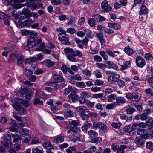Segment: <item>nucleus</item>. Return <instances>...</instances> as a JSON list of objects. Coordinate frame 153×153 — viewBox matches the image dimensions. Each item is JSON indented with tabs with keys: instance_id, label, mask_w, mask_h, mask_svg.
Listing matches in <instances>:
<instances>
[{
	"instance_id": "obj_1",
	"label": "nucleus",
	"mask_w": 153,
	"mask_h": 153,
	"mask_svg": "<svg viewBox=\"0 0 153 153\" xmlns=\"http://www.w3.org/2000/svg\"><path fill=\"white\" fill-rule=\"evenodd\" d=\"M106 53H107L110 57L112 58L117 56L118 55L121 53L118 51H113L110 50H107L105 51H100L99 53L105 60H106L108 59V56Z\"/></svg>"
},
{
	"instance_id": "obj_2",
	"label": "nucleus",
	"mask_w": 153,
	"mask_h": 153,
	"mask_svg": "<svg viewBox=\"0 0 153 153\" xmlns=\"http://www.w3.org/2000/svg\"><path fill=\"white\" fill-rule=\"evenodd\" d=\"M12 135V133L8 131L1 138V142L7 148H9L12 145V143L10 139Z\"/></svg>"
},
{
	"instance_id": "obj_3",
	"label": "nucleus",
	"mask_w": 153,
	"mask_h": 153,
	"mask_svg": "<svg viewBox=\"0 0 153 153\" xmlns=\"http://www.w3.org/2000/svg\"><path fill=\"white\" fill-rule=\"evenodd\" d=\"M64 51L66 54V55L68 59L72 62H76L77 59L74 56V52L72 48H66L64 49Z\"/></svg>"
},
{
	"instance_id": "obj_4",
	"label": "nucleus",
	"mask_w": 153,
	"mask_h": 153,
	"mask_svg": "<svg viewBox=\"0 0 153 153\" xmlns=\"http://www.w3.org/2000/svg\"><path fill=\"white\" fill-rule=\"evenodd\" d=\"M53 76V80L54 82H60L64 81V78L62 76V74L61 72H58L55 71H53L52 72Z\"/></svg>"
},
{
	"instance_id": "obj_5",
	"label": "nucleus",
	"mask_w": 153,
	"mask_h": 153,
	"mask_svg": "<svg viewBox=\"0 0 153 153\" xmlns=\"http://www.w3.org/2000/svg\"><path fill=\"white\" fill-rule=\"evenodd\" d=\"M34 42L35 46H39L38 48L36 49V51H41L44 48L45 44L42 43V40L41 37H37L34 38Z\"/></svg>"
},
{
	"instance_id": "obj_6",
	"label": "nucleus",
	"mask_w": 153,
	"mask_h": 153,
	"mask_svg": "<svg viewBox=\"0 0 153 153\" xmlns=\"http://www.w3.org/2000/svg\"><path fill=\"white\" fill-rule=\"evenodd\" d=\"M58 39L60 41L62 44L66 45H70V42L69 41V36L67 34H65L64 36H62L61 34H58Z\"/></svg>"
},
{
	"instance_id": "obj_7",
	"label": "nucleus",
	"mask_w": 153,
	"mask_h": 153,
	"mask_svg": "<svg viewBox=\"0 0 153 153\" xmlns=\"http://www.w3.org/2000/svg\"><path fill=\"white\" fill-rule=\"evenodd\" d=\"M136 65L140 68H142L146 65V62L144 59L141 56L137 57L136 59Z\"/></svg>"
},
{
	"instance_id": "obj_8",
	"label": "nucleus",
	"mask_w": 153,
	"mask_h": 153,
	"mask_svg": "<svg viewBox=\"0 0 153 153\" xmlns=\"http://www.w3.org/2000/svg\"><path fill=\"white\" fill-rule=\"evenodd\" d=\"M119 78V75L118 74L114 73L108 76V79L110 82L113 83L118 81Z\"/></svg>"
},
{
	"instance_id": "obj_9",
	"label": "nucleus",
	"mask_w": 153,
	"mask_h": 153,
	"mask_svg": "<svg viewBox=\"0 0 153 153\" xmlns=\"http://www.w3.org/2000/svg\"><path fill=\"white\" fill-rule=\"evenodd\" d=\"M101 8L102 10L105 12H109L110 11L112 7L109 6L108 2L107 1H104L101 3Z\"/></svg>"
},
{
	"instance_id": "obj_10",
	"label": "nucleus",
	"mask_w": 153,
	"mask_h": 153,
	"mask_svg": "<svg viewBox=\"0 0 153 153\" xmlns=\"http://www.w3.org/2000/svg\"><path fill=\"white\" fill-rule=\"evenodd\" d=\"M116 102H114V104L118 106L120 104L125 103L127 101L126 99L123 97L119 96L116 97Z\"/></svg>"
},
{
	"instance_id": "obj_11",
	"label": "nucleus",
	"mask_w": 153,
	"mask_h": 153,
	"mask_svg": "<svg viewBox=\"0 0 153 153\" xmlns=\"http://www.w3.org/2000/svg\"><path fill=\"white\" fill-rule=\"evenodd\" d=\"M134 142L138 147H142L144 145L145 140L140 136L137 137L134 140Z\"/></svg>"
},
{
	"instance_id": "obj_12",
	"label": "nucleus",
	"mask_w": 153,
	"mask_h": 153,
	"mask_svg": "<svg viewBox=\"0 0 153 153\" xmlns=\"http://www.w3.org/2000/svg\"><path fill=\"white\" fill-rule=\"evenodd\" d=\"M30 7L27 6L26 8H23L22 12V16L21 17H23V18L30 17L31 13L30 11L29 10Z\"/></svg>"
},
{
	"instance_id": "obj_13",
	"label": "nucleus",
	"mask_w": 153,
	"mask_h": 153,
	"mask_svg": "<svg viewBox=\"0 0 153 153\" xmlns=\"http://www.w3.org/2000/svg\"><path fill=\"white\" fill-rule=\"evenodd\" d=\"M61 70L64 74H66L68 71L71 74L74 75V73L71 70L70 68L68 67L65 64L62 65Z\"/></svg>"
},
{
	"instance_id": "obj_14",
	"label": "nucleus",
	"mask_w": 153,
	"mask_h": 153,
	"mask_svg": "<svg viewBox=\"0 0 153 153\" xmlns=\"http://www.w3.org/2000/svg\"><path fill=\"white\" fill-rule=\"evenodd\" d=\"M97 36L101 44L102 47H104L105 45V42L104 39V36L103 34L101 33H98L97 34Z\"/></svg>"
},
{
	"instance_id": "obj_15",
	"label": "nucleus",
	"mask_w": 153,
	"mask_h": 153,
	"mask_svg": "<svg viewBox=\"0 0 153 153\" xmlns=\"http://www.w3.org/2000/svg\"><path fill=\"white\" fill-rule=\"evenodd\" d=\"M92 125L91 121H86L82 125L81 129L83 131L85 132L87 129L89 128Z\"/></svg>"
},
{
	"instance_id": "obj_16",
	"label": "nucleus",
	"mask_w": 153,
	"mask_h": 153,
	"mask_svg": "<svg viewBox=\"0 0 153 153\" xmlns=\"http://www.w3.org/2000/svg\"><path fill=\"white\" fill-rule=\"evenodd\" d=\"M68 101L70 102H74L78 100L79 96L76 94L75 95H69L68 96Z\"/></svg>"
},
{
	"instance_id": "obj_17",
	"label": "nucleus",
	"mask_w": 153,
	"mask_h": 153,
	"mask_svg": "<svg viewBox=\"0 0 153 153\" xmlns=\"http://www.w3.org/2000/svg\"><path fill=\"white\" fill-rule=\"evenodd\" d=\"M42 63L46 66L51 67L55 63L49 59H47L42 62Z\"/></svg>"
},
{
	"instance_id": "obj_18",
	"label": "nucleus",
	"mask_w": 153,
	"mask_h": 153,
	"mask_svg": "<svg viewBox=\"0 0 153 153\" xmlns=\"http://www.w3.org/2000/svg\"><path fill=\"white\" fill-rule=\"evenodd\" d=\"M64 137L61 136H57L55 137L53 140L54 143H61L64 141Z\"/></svg>"
},
{
	"instance_id": "obj_19",
	"label": "nucleus",
	"mask_w": 153,
	"mask_h": 153,
	"mask_svg": "<svg viewBox=\"0 0 153 153\" xmlns=\"http://www.w3.org/2000/svg\"><path fill=\"white\" fill-rule=\"evenodd\" d=\"M107 63L108 65L107 67L109 69H113L116 70L118 69V66L110 61H108Z\"/></svg>"
},
{
	"instance_id": "obj_20",
	"label": "nucleus",
	"mask_w": 153,
	"mask_h": 153,
	"mask_svg": "<svg viewBox=\"0 0 153 153\" xmlns=\"http://www.w3.org/2000/svg\"><path fill=\"white\" fill-rule=\"evenodd\" d=\"M124 51L126 53L130 56H131L134 52L133 49L130 47L129 46H127L125 47Z\"/></svg>"
},
{
	"instance_id": "obj_21",
	"label": "nucleus",
	"mask_w": 153,
	"mask_h": 153,
	"mask_svg": "<svg viewBox=\"0 0 153 153\" xmlns=\"http://www.w3.org/2000/svg\"><path fill=\"white\" fill-rule=\"evenodd\" d=\"M140 9H141L140 11V15H144L147 13L148 9L144 5H141Z\"/></svg>"
},
{
	"instance_id": "obj_22",
	"label": "nucleus",
	"mask_w": 153,
	"mask_h": 153,
	"mask_svg": "<svg viewBox=\"0 0 153 153\" xmlns=\"http://www.w3.org/2000/svg\"><path fill=\"white\" fill-rule=\"evenodd\" d=\"M82 78L81 76L79 74H76L71 77V79L72 81H80L82 80Z\"/></svg>"
},
{
	"instance_id": "obj_23",
	"label": "nucleus",
	"mask_w": 153,
	"mask_h": 153,
	"mask_svg": "<svg viewBox=\"0 0 153 153\" xmlns=\"http://www.w3.org/2000/svg\"><path fill=\"white\" fill-rule=\"evenodd\" d=\"M28 91V89L27 88L23 86H22L18 91V93L19 94L23 95L27 93Z\"/></svg>"
},
{
	"instance_id": "obj_24",
	"label": "nucleus",
	"mask_w": 153,
	"mask_h": 153,
	"mask_svg": "<svg viewBox=\"0 0 153 153\" xmlns=\"http://www.w3.org/2000/svg\"><path fill=\"white\" fill-rule=\"evenodd\" d=\"M34 22V21L31 18H29L23 22L22 24L24 26H28Z\"/></svg>"
},
{
	"instance_id": "obj_25",
	"label": "nucleus",
	"mask_w": 153,
	"mask_h": 153,
	"mask_svg": "<svg viewBox=\"0 0 153 153\" xmlns=\"http://www.w3.org/2000/svg\"><path fill=\"white\" fill-rule=\"evenodd\" d=\"M32 153H44L42 148L40 146L34 148L32 149Z\"/></svg>"
},
{
	"instance_id": "obj_26",
	"label": "nucleus",
	"mask_w": 153,
	"mask_h": 153,
	"mask_svg": "<svg viewBox=\"0 0 153 153\" xmlns=\"http://www.w3.org/2000/svg\"><path fill=\"white\" fill-rule=\"evenodd\" d=\"M17 59L18 65L20 66L22 63L24 61V57L21 54L17 55Z\"/></svg>"
},
{
	"instance_id": "obj_27",
	"label": "nucleus",
	"mask_w": 153,
	"mask_h": 153,
	"mask_svg": "<svg viewBox=\"0 0 153 153\" xmlns=\"http://www.w3.org/2000/svg\"><path fill=\"white\" fill-rule=\"evenodd\" d=\"M80 96L85 99L91 97V93L88 91H83L80 93Z\"/></svg>"
},
{
	"instance_id": "obj_28",
	"label": "nucleus",
	"mask_w": 153,
	"mask_h": 153,
	"mask_svg": "<svg viewBox=\"0 0 153 153\" xmlns=\"http://www.w3.org/2000/svg\"><path fill=\"white\" fill-rule=\"evenodd\" d=\"M12 136L13 139V143L19 142L21 139V138L20 137L19 135L17 134H12Z\"/></svg>"
},
{
	"instance_id": "obj_29",
	"label": "nucleus",
	"mask_w": 153,
	"mask_h": 153,
	"mask_svg": "<svg viewBox=\"0 0 153 153\" xmlns=\"http://www.w3.org/2000/svg\"><path fill=\"white\" fill-rule=\"evenodd\" d=\"M131 65V62L129 61H127L126 62L124 65H122V67H121L120 69L122 70H124L128 68H129Z\"/></svg>"
},
{
	"instance_id": "obj_30",
	"label": "nucleus",
	"mask_w": 153,
	"mask_h": 153,
	"mask_svg": "<svg viewBox=\"0 0 153 153\" xmlns=\"http://www.w3.org/2000/svg\"><path fill=\"white\" fill-rule=\"evenodd\" d=\"M34 38H31L29 39L27 43V46L29 48H32L33 47L34 45Z\"/></svg>"
},
{
	"instance_id": "obj_31",
	"label": "nucleus",
	"mask_w": 153,
	"mask_h": 153,
	"mask_svg": "<svg viewBox=\"0 0 153 153\" xmlns=\"http://www.w3.org/2000/svg\"><path fill=\"white\" fill-rule=\"evenodd\" d=\"M116 97L117 96L116 95L111 94L107 96V100L108 102H111L115 99H116Z\"/></svg>"
},
{
	"instance_id": "obj_32",
	"label": "nucleus",
	"mask_w": 153,
	"mask_h": 153,
	"mask_svg": "<svg viewBox=\"0 0 153 153\" xmlns=\"http://www.w3.org/2000/svg\"><path fill=\"white\" fill-rule=\"evenodd\" d=\"M126 148V145H120L116 153H125L124 149Z\"/></svg>"
},
{
	"instance_id": "obj_33",
	"label": "nucleus",
	"mask_w": 153,
	"mask_h": 153,
	"mask_svg": "<svg viewBox=\"0 0 153 153\" xmlns=\"http://www.w3.org/2000/svg\"><path fill=\"white\" fill-rule=\"evenodd\" d=\"M36 95L38 97L42 99H45L47 97V95L45 94L43 91H40L36 93Z\"/></svg>"
},
{
	"instance_id": "obj_34",
	"label": "nucleus",
	"mask_w": 153,
	"mask_h": 153,
	"mask_svg": "<svg viewBox=\"0 0 153 153\" xmlns=\"http://www.w3.org/2000/svg\"><path fill=\"white\" fill-rule=\"evenodd\" d=\"M99 125V129L102 130L103 132L105 133L107 130V127L106 125L105 124L101 122L100 125Z\"/></svg>"
},
{
	"instance_id": "obj_35",
	"label": "nucleus",
	"mask_w": 153,
	"mask_h": 153,
	"mask_svg": "<svg viewBox=\"0 0 153 153\" xmlns=\"http://www.w3.org/2000/svg\"><path fill=\"white\" fill-rule=\"evenodd\" d=\"M68 123L70 125H72L74 126L78 125L79 123V122L78 120H73L72 119H70L68 120Z\"/></svg>"
},
{
	"instance_id": "obj_36",
	"label": "nucleus",
	"mask_w": 153,
	"mask_h": 153,
	"mask_svg": "<svg viewBox=\"0 0 153 153\" xmlns=\"http://www.w3.org/2000/svg\"><path fill=\"white\" fill-rule=\"evenodd\" d=\"M93 74L97 78H101L102 77V73L99 70H96L94 71Z\"/></svg>"
},
{
	"instance_id": "obj_37",
	"label": "nucleus",
	"mask_w": 153,
	"mask_h": 153,
	"mask_svg": "<svg viewBox=\"0 0 153 153\" xmlns=\"http://www.w3.org/2000/svg\"><path fill=\"white\" fill-rule=\"evenodd\" d=\"M88 134L91 138L98 136V133L93 130H90L88 132Z\"/></svg>"
},
{
	"instance_id": "obj_38",
	"label": "nucleus",
	"mask_w": 153,
	"mask_h": 153,
	"mask_svg": "<svg viewBox=\"0 0 153 153\" xmlns=\"http://www.w3.org/2000/svg\"><path fill=\"white\" fill-rule=\"evenodd\" d=\"M102 141V139L100 137H97L91 140V142L93 143H98Z\"/></svg>"
},
{
	"instance_id": "obj_39",
	"label": "nucleus",
	"mask_w": 153,
	"mask_h": 153,
	"mask_svg": "<svg viewBox=\"0 0 153 153\" xmlns=\"http://www.w3.org/2000/svg\"><path fill=\"white\" fill-rule=\"evenodd\" d=\"M146 123L147 125L153 127V119L151 117H149L148 118L147 120L146 121Z\"/></svg>"
},
{
	"instance_id": "obj_40",
	"label": "nucleus",
	"mask_w": 153,
	"mask_h": 153,
	"mask_svg": "<svg viewBox=\"0 0 153 153\" xmlns=\"http://www.w3.org/2000/svg\"><path fill=\"white\" fill-rule=\"evenodd\" d=\"M64 115L66 117H71L74 116V113L71 110H69L65 113Z\"/></svg>"
},
{
	"instance_id": "obj_41",
	"label": "nucleus",
	"mask_w": 153,
	"mask_h": 153,
	"mask_svg": "<svg viewBox=\"0 0 153 153\" xmlns=\"http://www.w3.org/2000/svg\"><path fill=\"white\" fill-rule=\"evenodd\" d=\"M88 22L90 26L92 27L95 26V22L94 19L93 18L89 19L88 20Z\"/></svg>"
},
{
	"instance_id": "obj_42",
	"label": "nucleus",
	"mask_w": 153,
	"mask_h": 153,
	"mask_svg": "<svg viewBox=\"0 0 153 153\" xmlns=\"http://www.w3.org/2000/svg\"><path fill=\"white\" fill-rule=\"evenodd\" d=\"M42 55L41 54H40L36 55V56H34L33 57L34 60V62H35L37 61H39L42 59Z\"/></svg>"
},
{
	"instance_id": "obj_43",
	"label": "nucleus",
	"mask_w": 153,
	"mask_h": 153,
	"mask_svg": "<svg viewBox=\"0 0 153 153\" xmlns=\"http://www.w3.org/2000/svg\"><path fill=\"white\" fill-rule=\"evenodd\" d=\"M143 140H145L149 138H152V136L151 134H149L146 133H144L142 136H140Z\"/></svg>"
},
{
	"instance_id": "obj_44",
	"label": "nucleus",
	"mask_w": 153,
	"mask_h": 153,
	"mask_svg": "<svg viewBox=\"0 0 153 153\" xmlns=\"http://www.w3.org/2000/svg\"><path fill=\"white\" fill-rule=\"evenodd\" d=\"M33 9H32V10H35L36 9H44L45 7L44 6L43 4L42 3H40L37 6L36 5L34 4L33 6Z\"/></svg>"
},
{
	"instance_id": "obj_45",
	"label": "nucleus",
	"mask_w": 153,
	"mask_h": 153,
	"mask_svg": "<svg viewBox=\"0 0 153 153\" xmlns=\"http://www.w3.org/2000/svg\"><path fill=\"white\" fill-rule=\"evenodd\" d=\"M95 65L97 67L102 69H105L107 67V65L104 63H96Z\"/></svg>"
},
{
	"instance_id": "obj_46",
	"label": "nucleus",
	"mask_w": 153,
	"mask_h": 153,
	"mask_svg": "<svg viewBox=\"0 0 153 153\" xmlns=\"http://www.w3.org/2000/svg\"><path fill=\"white\" fill-rule=\"evenodd\" d=\"M121 125L120 122H113L111 124V126L113 128L117 129L120 128Z\"/></svg>"
},
{
	"instance_id": "obj_47",
	"label": "nucleus",
	"mask_w": 153,
	"mask_h": 153,
	"mask_svg": "<svg viewBox=\"0 0 153 153\" xmlns=\"http://www.w3.org/2000/svg\"><path fill=\"white\" fill-rule=\"evenodd\" d=\"M104 82L100 79H96L94 81V84L96 86H101L103 85Z\"/></svg>"
},
{
	"instance_id": "obj_48",
	"label": "nucleus",
	"mask_w": 153,
	"mask_h": 153,
	"mask_svg": "<svg viewBox=\"0 0 153 153\" xmlns=\"http://www.w3.org/2000/svg\"><path fill=\"white\" fill-rule=\"evenodd\" d=\"M141 105V102L140 101H138L134 104V106L137 108V110L139 111H141L142 110Z\"/></svg>"
},
{
	"instance_id": "obj_49",
	"label": "nucleus",
	"mask_w": 153,
	"mask_h": 153,
	"mask_svg": "<svg viewBox=\"0 0 153 153\" xmlns=\"http://www.w3.org/2000/svg\"><path fill=\"white\" fill-rule=\"evenodd\" d=\"M76 86L80 88H84L86 87V85L83 82H77L76 83Z\"/></svg>"
},
{
	"instance_id": "obj_50",
	"label": "nucleus",
	"mask_w": 153,
	"mask_h": 153,
	"mask_svg": "<svg viewBox=\"0 0 153 153\" xmlns=\"http://www.w3.org/2000/svg\"><path fill=\"white\" fill-rule=\"evenodd\" d=\"M43 145L44 147L46 148L47 149H52L53 148V146L50 142H46L43 143Z\"/></svg>"
},
{
	"instance_id": "obj_51",
	"label": "nucleus",
	"mask_w": 153,
	"mask_h": 153,
	"mask_svg": "<svg viewBox=\"0 0 153 153\" xmlns=\"http://www.w3.org/2000/svg\"><path fill=\"white\" fill-rule=\"evenodd\" d=\"M146 146L147 149L152 150L153 149V143L151 141L147 142L146 143Z\"/></svg>"
},
{
	"instance_id": "obj_52",
	"label": "nucleus",
	"mask_w": 153,
	"mask_h": 153,
	"mask_svg": "<svg viewBox=\"0 0 153 153\" xmlns=\"http://www.w3.org/2000/svg\"><path fill=\"white\" fill-rule=\"evenodd\" d=\"M125 94V97L128 100H130L133 99V94L131 93H126Z\"/></svg>"
},
{
	"instance_id": "obj_53",
	"label": "nucleus",
	"mask_w": 153,
	"mask_h": 153,
	"mask_svg": "<svg viewBox=\"0 0 153 153\" xmlns=\"http://www.w3.org/2000/svg\"><path fill=\"white\" fill-rule=\"evenodd\" d=\"M24 74L26 76L28 77L30 76L33 74V71L31 69H25L24 70Z\"/></svg>"
},
{
	"instance_id": "obj_54",
	"label": "nucleus",
	"mask_w": 153,
	"mask_h": 153,
	"mask_svg": "<svg viewBox=\"0 0 153 153\" xmlns=\"http://www.w3.org/2000/svg\"><path fill=\"white\" fill-rule=\"evenodd\" d=\"M82 73L88 76H91V72L88 69H85L82 71Z\"/></svg>"
},
{
	"instance_id": "obj_55",
	"label": "nucleus",
	"mask_w": 153,
	"mask_h": 153,
	"mask_svg": "<svg viewBox=\"0 0 153 153\" xmlns=\"http://www.w3.org/2000/svg\"><path fill=\"white\" fill-rule=\"evenodd\" d=\"M93 59L96 62H101L102 61L101 57L98 55H95L93 56Z\"/></svg>"
},
{
	"instance_id": "obj_56",
	"label": "nucleus",
	"mask_w": 153,
	"mask_h": 153,
	"mask_svg": "<svg viewBox=\"0 0 153 153\" xmlns=\"http://www.w3.org/2000/svg\"><path fill=\"white\" fill-rule=\"evenodd\" d=\"M27 1V3L25 4V6H27L28 7L33 5L34 3L36 0H26Z\"/></svg>"
},
{
	"instance_id": "obj_57",
	"label": "nucleus",
	"mask_w": 153,
	"mask_h": 153,
	"mask_svg": "<svg viewBox=\"0 0 153 153\" xmlns=\"http://www.w3.org/2000/svg\"><path fill=\"white\" fill-rule=\"evenodd\" d=\"M82 52L79 50L74 51V56L75 57L76 56H77L79 57H81L82 56Z\"/></svg>"
},
{
	"instance_id": "obj_58",
	"label": "nucleus",
	"mask_w": 153,
	"mask_h": 153,
	"mask_svg": "<svg viewBox=\"0 0 153 153\" xmlns=\"http://www.w3.org/2000/svg\"><path fill=\"white\" fill-rule=\"evenodd\" d=\"M123 130L126 132L130 133L132 131L131 127L130 126H126L123 128Z\"/></svg>"
},
{
	"instance_id": "obj_59",
	"label": "nucleus",
	"mask_w": 153,
	"mask_h": 153,
	"mask_svg": "<svg viewBox=\"0 0 153 153\" xmlns=\"http://www.w3.org/2000/svg\"><path fill=\"white\" fill-rule=\"evenodd\" d=\"M135 109L133 108L129 107L127 108L126 111L127 113V114H131L133 113L135 111Z\"/></svg>"
},
{
	"instance_id": "obj_60",
	"label": "nucleus",
	"mask_w": 153,
	"mask_h": 153,
	"mask_svg": "<svg viewBox=\"0 0 153 153\" xmlns=\"http://www.w3.org/2000/svg\"><path fill=\"white\" fill-rule=\"evenodd\" d=\"M76 42L77 44V46L79 48L81 49H82L84 46V45L83 42L82 41L77 39L76 40Z\"/></svg>"
},
{
	"instance_id": "obj_61",
	"label": "nucleus",
	"mask_w": 153,
	"mask_h": 153,
	"mask_svg": "<svg viewBox=\"0 0 153 153\" xmlns=\"http://www.w3.org/2000/svg\"><path fill=\"white\" fill-rule=\"evenodd\" d=\"M51 3L53 5H57L61 4L60 0H50Z\"/></svg>"
},
{
	"instance_id": "obj_62",
	"label": "nucleus",
	"mask_w": 153,
	"mask_h": 153,
	"mask_svg": "<svg viewBox=\"0 0 153 153\" xmlns=\"http://www.w3.org/2000/svg\"><path fill=\"white\" fill-rule=\"evenodd\" d=\"M22 105L16 104L13 105V107L16 111H20L22 108Z\"/></svg>"
},
{
	"instance_id": "obj_63",
	"label": "nucleus",
	"mask_w": 153,
	"mask_h": 153,
	"mask_svg": "<svg viewBox=\"0 0 153 153\" xmlns=\"http://www.w3.org/2000/svg\"><path fill=\"white\" fill-rule=\"evenodd\" d=\"M145 58L147 60H151L153 58L152 55L150 53H146L145 54Z\"/></svg>"
},
{
	"instance_id": "obj_64",
	"label": "nucleus",
	"mask_w": 153,
	"mask_h": 153,
	"mask_svg": "<svg viewBox=\"0 0 153 153\" xmlns=\"http://www.w3.org/2000/svg\"><path fill=\"white\" fill-rule=\"evenodd\" d=\"M144 91L146 94L153 96V91H152V90L151 88L147 89L145 90Z\"/></svg>"
}]
</instances>
